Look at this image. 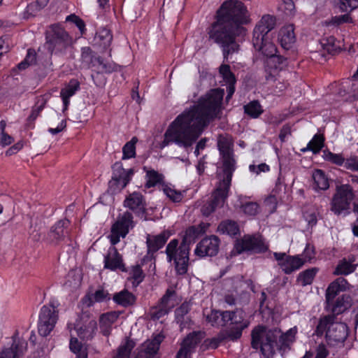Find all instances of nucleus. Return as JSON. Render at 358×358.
I'll list each match as a JSON object with an SVG mask.
<instances>
[{"instance_id":"obj_17","label":"nucleus","mask_w":358,"mask_h":358,"mask_svg":"<svg viewBox=\"0 0 358 358\" xmlns=\"http://www.w3.org/2000/svg\"><path fill=\"white\" fill-rule=\"evenodd\" d=\"M324 141L325 137L324 134L317 133L308 142L306 147L301 149V150L303 152L306 151H310L313 155H317L320 152V151L323 150L324 155L322 157H341V155L332 153L330 151H328L327 153L326 150H323L325 146Z\"/></svg>"},{"instance_id":"obj_52","label":"nucleus","mask_w":358,"mask_h":358,"mask_svg":"<svg viewBox=\"0 0 358 358\" xmlns=\"http://www.w3.org/2000/svg\"><path fill=\"white\" fill-rule=\"evenodd\" d=\"M130 274L134 280L133 284L138 285L144 279L143 270L139 265H135L131 267Z\"/></svg>"},{"instance_id":"obj_40","label":"nucleus","mask_w":358,"mask_h":358,"mask_svg":"<svg viewBox=\"0 0 358 358\" xmlns=\"http://www.w3.org/2000/svg\"><path fill=\"white\" fill-rule=\"evenodd\" d=\"M224 311H218L215 310H210V313L206 315V321L213 327H220L225 326Z\"/></svg>"},{"instance_id":"obj_23","label":"nucleus","mask_w":358,"mask_h":358,"mask_svg":"<svg viewBox=\"0 0 358 358\" xmlns=\"http://www.w3.org/2000/svg\"><path fill=\"white\" fill-rule=\"evenodd\" d=\"M278 38L283 49L289 50L296 41L293 25L282 27L279 31Z\"/></svg>"},{"instance_id":"obj_28","label":"nucleus","mask_w":358,"mask_h":358,"mask_svg":"<svg viewBox=\"0 0 358 358\" xmlns=\"http://www.w3.org/2000/svg\"><path fill=\"white\" fill-rule=\"evenodd\" d=\"M348 287L347 280L338 278L329 284L326 291V301L336 298L339 292L345 291Z\"/></svg>"},{"instance_id":"obj_48","label":"nucleus","mask_w":358,"mask_h":358,"mask_svg":"<svg viewBox=\"0 0 358 358\" xmlns=\"http://www.w3.org/2000/svg\"><path fill=\"white\" fill-rule=\"evenodd\" d=\"M138 138L134 136L122 148V157H136V144Z\"/></svg>"},{"instance_id":"obj_43","label":"nucleus","mask_w":358,"mask_h":358,"mask_svg":"<svg viewBox=\"0 0 358 358\" xmlns=\"http://www.w3.org/2000/svg\"><path fill=\"white\" fill-rule=\"evenodd\" d=\"M331 162L342 166L345 164V166L350 170L358 171V162H355V158H327Z\"/></svg>"},{"instance_id":"obj_46","label":"nucleus","mask_w":358,"mask_h":358,"mask_svg":"<svg viewBox=\"0 0 358 358\" xmlns=\"http://www.w3.org/2000/svg\"><path fill=\"white\" fill-rule=\"evenodd\" d=\"M219 72L226 84L236 83V76L234 73L231 72L229 64H222L219 68Z\"/></svg>"},{"instance_id":"obj_3","label":"nucleus","mask_w":358,"mask_h":358,"mask_svg":"<svg viewBox=\"0 0 358 358\" xmlns=\"http://www.w3.org/2000/svg\"><path fill=\"white\" fill-rule=\"evenodd\" d=\"M276 19L271 15H264L253 30L254 48L264 58V69L266 81H275V76L287 65V58L277 54V48L269 32L274 29Z\"/></svg>"},{"instance_id":"obj_38","label":"nucleus","mask_w":358,"mask_h":358,"mask_svg":"<svg viewBox=\"0 0 358 358\" xmlns=\"http://www.w3.org/2000/svg\"><path fill=\"white\" fill-rule=\"evenodd\" d=\"M317 272V268H308L298 275L296 282L303 287L311 285Z\"/></svg>"},{"instance_id":"obj_55","label":"nucleus","mask_w":358,"mask_h":358,"mask_svg":"<svg viewBox=\"0 0 358 358\" xmlns=\"http://www.w3.org/2000/svg\"><path fill=\"white\" fill-rule=\"evenodd\" d=\"M91 77L96 87H102L106 84L107 79L104 73L99 71H92Z\"/></svg>"},{"instance_id":"obj_58","label":"nucleus","mask_w":358,"mask_h":358,"mask_svg":"<svg viewBox=\"0 0 358 358\" xmlns=\"http://www.w3.org/2000/svg\"><path fill=\"white\" fill-rule=\"evenodd\" d=\"M332 23L335 25H341L344 23H352L353 20L351 17L350 15L348 13L341 15H336L332 17Z\"/></svg>"},{"instance_id":"obj_33","label":"nucleus","mask_w":358,"mask_h":358,"mask_svg":"<svg viewBox=\"0 0 358 358\" xmlns=\"http://www.w3.org/2000/svg\"><path fill=\"white\" fill-rule=\"evenodd\" d=\"M95 65L92 71H99L104 74H110L120 70L121 66L113 62H107L99 56L97 60H95Z\"/></svg>"},{"instance_id":"obj_11","label":"nucleus","mask_w":358,"mask_h":358,"mask_svg":"<svg viewBox=\"0 0 358 358\" xmlns=\"http://www.w3.org/2000/svg\"><path fill=\"white\" fill-rule=\"evenodd\" d=\"M113 172L111 180L108 182V191L116 194L123 189L134 175L132 169H124L122 164L115 163L113 167Z\"/></svg>"},{"instance_id":"obj_51","label":"nucleus","mask_w":358,"mask_h":358,"mask_svg":"<svg viewBox=\"0 0 358 358\" xmlns=\"http://www.w3.org/2000/svg\"><path fill=\"white\" fill-rule=\"evenodd\" d=\"M66 22L73 23L78 27L81 34H85L86 31L85 23L79 16L76 14H71L66 17Z\"/></svg>"},{"instance_id":"obj_59","label":"nucleus","mask_w":358,"mask_h":358,"mask_svg":"<svg viewBox=\"0 0 358 358\" xmlns=\"http://www.w3.org/2000/svg\"><path fill=\"white\" fill-rule=\"evenodd\" d=\"M315 257V248L313 245L307 244L303 252V261L310 262Z\"/></svg>"},{"instance_id":"obj_21","label":"nucleus","mask_w":358,"mask_h":358,"mask_svg":"<svg viewBox=\"0 0 358 358\" xmlns=\"http://www.w3.org/2000/svg\"><path fill=\"white\" fill-rule=\"evenodd\" d=\"M59 301L51 299L46 306V335L53 330L59 317Z\"/></svg>"},{"instance_id":"obj_50","label":"nucleus","mask_w":358,"mask_h":358,"mask_svg":"<svg viewBox=\"0 0 358 358\" xmlns=\"http://www.w3.org/2000/svg\"><path fill=\"white\" fill-rule=\"evenodd\" d=\"M146 177V185L148 187L155 186L157 183H159L163 179L162 176L154 170L148 171L147 172Z\"/></svg>"},{"instance_id":"obj_4","label":"nucleus","mask_w":358,"mask_h":358,"mask_svg":"<svg viewBox=\"0 0 358 358\" xmlns=\"http://www.w3.org/2000/svg\"><path fill=\"white\" fill-rule=\"evenodd\" d=\"M296 333V327L280 334L278 329H266L263 326H257L252 331L251 345L254 349L259 348L264 357L271 358L275 348L282 350L289 347L294 342Z\"/></svg>"},{"instance_id":"obj_12","label":"nucleus","mask_w":358,"mask_h":358,"mask_svg":"<svg viewBox=\"0 0 358 358\" xmlns=\"http://www.w3.org/2000/svg\"><path fill=\"white\" fill-rule=\"evenodd\" d=\"M354 196L353 189L350 185L345 184L337 187L336 193L331 201V210L338 215L347 210Z\"/></svg>"},{"instance_id":"obj_14","label":"nucleus","mask_w":358,"mask_h":358,"mask_svg":"<svg viewBox=\"0 0 358 358\" xmlns=\"http://www.w3.org/2000/svg\"><path fill=\"white\" fill-rule=\"evenodd\" d=\"M220 241L216 236L212 235L203 238L196 245L194 253L199 257L215 256L219 251Z\"/></svg>"},{"instance_id":"obj_9","label":"nucleus","mask_w":358,"mask_h":358,"mask_svg":"<svg viewBox=\"0 0 358 358\" xmlns=\"http://www.w3.org/2000/svg\"><path fill=\"white\" fill-rule=\"evenodd\" d=\"M190 247L172 239L166 245L165 253L169 263H173L178 275H185L188 271Z\"/></svg>"},{"instance_id":"obj_6","label":"nucleus","mask_w":358,"mask_h":358,"mask_svg":"<svg viewBox=\"0 0 358 358\" xmlns=\"http://www.w3.org/2000/svg\"><path fill=\"white\" fill-rule=\"evenodd\" d=\"M234 158H221L217 163V177L219 182L212 194L210 200L201 207L205 216L210 215L217 208L224 206L229 191L233 173L236 169Z\"/></svg>"},{"instance_id":"obj_27","label":"nucleus","mask_w":358,"mask_h":358,"mask_svg":"<svg viewBox=\"0 0 358 358\" xmlns=\"http://www.w3.org/2000/svg\"><path fill=\"white\" fill-rule=\"evenodd\" d=\"M217 145L220 157H234V140L231 136L227 134L219 135Z\"/></svg>"},{"instance_id":"obj_31","label":"nucleus","mask_w":358,"mask_h":358,"mask_svg":"<svg viewBox=\"0 0 358 358\" xmlns=\"http://www.w3.org/2000/svg\"><path fill=\"white\" fill-rule=\"evenodd\" d=\"M110 299L109 294L103 289H99L94 293L87 294L83 299V303L87 307L92 306L95 303H101Z\"/></svg>"},{"instance_id":"obj_16","label":"nucleus","mask_w":358,"mask_h":358,"mask_svg":"<svg viewBox=\"0 0 358 358\" xmlns=\"http://www.w3.org/2000/svg\"><path fill=\"white\" fill-rule=\"evenodd\" d=\"M171 235L172 232L170 230H164L157 235L148 234L146 237L148 253L153 254L162 248Z\"/></svg>"},{"instance_id":"obj_41","label":"nucleus","mask_w":358,"mask_h":358,"mask_svg":"<svg viewBox=\"0 0 358 358\" xmlns=\"http://www.w3.org/2000/svg\"><path fill=\"white\" fill-rule=\"evenodd\" d=\"M314 180V189L326 190L329 188V180L324 173L321 170H315L313 174Z\"/></svg>"},{"instance_id":"obj_8","label":"nucleus","mask_w":358,"mask_h":358,"mask_svg":"<svg viewBox=\"0 0 358 358\" xmlns=\"http://www.w3.org/2000/svg\"><path fill=\"white\" fill-rule=\"evenodd\" d=\"M72 43V36L62 24H51L46 30V49L51 55L64 53Z\"/></svg>"},{"instance_id":"obj_37","label":"nucleus","mask_w":358,"mask_h":358,"mask_svg":"<svg viewBox=\"0 0 358 358\" xmlns=\"http://www.w3.org/2000/svg\"><path fill=\"white\" fill-rule=\"evenodd\" d=\"M217 231L222 234L234 236L238 234L239 228L236 222L227 220L220 222L217 227Z\"/></svg>"},{"instance_id":"obj_2","label":"nucleus","mask_w":358,"mask_h":358,"mask_svg":"<svg viewBox=\"0 0 358 358\" xmlns=\"http://www.w3.org/2000/svg\"><path fill=\"white\" fill-rule=\"evenodd\" d=\"M215 21L208 29L209 40L219 45L224 58L237 52L240 45L238 37L245 35V27L251 22L250 13L245 3L240 0H226L215 15Z\"/></svg>"},{"instance_id":"obj_63","label":"nucleus","mask_w":358,"mask_h":358,"mask_svg":"<svg viewBox=\"0 0 358 358\" xmlns=\"http://www.w3.org/2000/svg\"><path fill=\"white\" fill-rule=\"evenodd\" d=\"M304 217L309 227H313V226L316 225L317 220L315 213H306L304 214Z\"/></svg>"},{"instance_id":"obj_62","label":"nucleus","mask_w":358,"mask_h":358,"mask_svg":"<svg viewBox=\"0 0 358 358\" xmlns=\"http://www.w3.org/2000/svg\"><path fill=\"white\" fill-rule=\"evenodd\" d=\"M169 310L165 308L162 307L161 304H159V307L156 308L155 310L152 312V317L154 319H159L162 317L169 313Z\"/></svg>"},{"instance_id":"obj_36","label":"nucleus","mask_w":358,"mask_h":358,"mask_svg":"<svg viewBox=\"0 0 358 358\" xmlns=\"http://www.w3.org/2000/svg\"><path fill=\"white\" fill-rule=\"evenodd\" d=\"M113 299L117 304L127 307L132 305L135 302L136 298L132 293L124 289L116 293Z\"/></svg>"},{"instance_id":"obj_18","label":"nucleus","mask_w":358,"mask_h":358,"mask_svg":"<svg viewBox=\"0 0 358 358\" xmlns=\"http://www.w3.org/2000/svg\"><path fill=\"white\" fill-rule=\"evenodd\" d=\"M351 297L348 294H342L330 301H326V309L334 314V316L340 315L351 306Z\"/></svg>"},{"instance_id":"obj_13","label":"nucleus","mask_w":358,"mask_h":358,"mask_svg":"<svg viewBox=\"0 0 358 358\" xmlns=\"http://www.w3.org/2000/svg\"><path fill=\"white\" fill-rule=\"evenodd\" d=\"M267 249V245L260 236H245L236 242L234 252L236 254H241L245 251L262 252Z\"/></svg>"},{"instance_id":"obj_5","label":"nucleus","mask_w":358,"mask_h":358,"mask_svg":"<svg viewBox=\"0 0 358 358\" xmlns=\"http://www.w3.org/2000/svg\"><path fill=\"white\" fill-rule=\"evenodd\" d=\"M133 217L129 212L120 215L117 221L112 225L108 236L111 246L103 255V268L115 271L120 270L127 271L122 256L119 253L115 245L120 242V238H124L129 233V228L133 227Z\"/></svg>"},{"instance_id":"obj_32","label":"nucleus","mask_w":358,"mask_h":358,"mask_svg":"<svg viewBox=\"0 0 358 358\" xmlns=\"http://www.w3.org/2000/svg\"><path fill=\"white\" fill-rule=\"evenodd\" d=\"M161 190L166 196L173 203L181 202L186 194L185 190H178L171 184H162Z\"/></svg>"},{"instance_id":"obj_7","label":"nucleus","mask_w":358,"mask_h":358,"mask_svg":"<svg viewBox=\"0 0 358 358\" xmlns=\"http://www.w3.org/2000/svg\"><path fill=\"white\" fill-rule=\"evenodd\" d=\"M335 320L336 317L331 315L321 317L315 330L317 336L325 335L327 343L331 346L342 345L348 336V326Z\"/></svg>"},{"instance_id":"obj_29","label":"nucleus","mask_w":358,"mask_h":358,"mask_svg":"<svg viewBox=\"0 0 358 358\" xmlns=\"http://www.w3.org/2000/svg\"><path fill=\"white\" fill-rule=\"evenodd\" d=\"M206 227L207 226L204 223H201L198 226L189 227L185 230L181 243H185L186 245L189 246L196 238L205 233Z\"/></svg>"},{"instance_id":"obj_60","label":"nucleus","mask_w":358,"mask_h":358,"mask_svg":"<svg viewBox=\"0 0 358 358\" xmlns=\"http://www.w3.org/2000/svg\"><path fill=\"white\" fill-rule=\"evenodd\" d=\"M326 43H324L322 45L324 48L331 55H335L337 53V47L334 44V37H329L326 40Z\"/></svg>"},{"instance_id":"obj_24","label":"nucleus","mask_w":358,"mask_h":358,"mask_svg":"<svg viewBox=\"0 0 358 358\" xmlns=\"http://www.w3.org/2000/svg\"><path fill=\"white\" fill-rule=\"evenodd\" d=\"M124 206L136 213H143L145 209V203L140 192L130 194L125 199Z\"/></svg>"},{"instance_id":"obj_39","label":"nucleus","mask_w":358,"mask_h":358,"mask_svg":"<svg viewBox=\"0 0 358 358\" xmlns=\"http://www.w3.org/2000/svg\"><path fill=\"white\" fill-rule=\"evenodd\" d=\"M99 55L95 53L90 47L86 46L81 48V59L83 63L86 64L92 71L95 65V60L99 59Z\"/></svg>"},{"instance_id":"obj_56","label":"nucleus","mask_w":358,"mask_h":358,"mask_svg":"<svg viewBox=\"0 0 358 358\" xmlns=\"http://www.w3.org/2000/svg\"><path fill=\"white\" fill-rule=\"evenodd\" d=\"M329 355V351L324 344H320L316 349L315 358H326ZM312 354L306 352L301 358H311Z\"/></svg>"},{"instance_id":"obj_15","label":"nucleus","mask_w":358,"mask_h":358,"mask_svg":"<svg viewBox=\"0 0 358 358\" xmlns=\"http://www.w3.org/2000/svg\"><path fill=\"white\" fill-rule=\"evenodd\" d=\"M201 339L202 333L200 331L189 334L182 341L176 358H191L192 354L195 351Z\"/></svg>"},{"instance_id":"obj_64","label":"nucleus","mask_w":358,"mask_h":358,"mask_svg":"<svg viewBox=\"0 0 358 358\" xmlns=\"http://www.w3.org/2000/svg\"><path fill=\"white\" fill-rule=\"evenodd\" d=\"M66 127V121L65 120H62L57 125L56 128H49L48 131L51 133L52 135L57 134L58 133L63 131Z\"/></svg>"},{"instance_id":"obj_10","label":"nucleus","mask_w":358,"mask_h":358,"mask_svg":"<svg viewBox=\"0 0 358 358\" xmlns=\"http://www.w3.org/2000/svg\"><path fill=\"white\" fill-rule=\"evenodd\" d=\"M245 316V314L242 310L224 311L225 326L229 325L227 335L230 340L236 341L240 338L243 329L249 326L250 322Z\"/></svg>"},{"instance_id":"obj_53","label":"nucleus","mask_w":358,"mask_h":358,"mask_svg":"<svg viewBox=\"0 0 358 358\" xmlns=\"http://www.w3.org/2000/svg\"><path fill=\"white\" fill-rule=\"evenodd\" d=\"M243 213L249 216H254L259 213V206L256 202H246L242 205Z\"/></svg>"},{"instance_id":"obj_35","label":"nucleus","mask_w":358,"mask_h":358,"mask_svg":"<svg viewBox=\"0 0 358 358\" xmlns=\"http://www.w3.org/2000/svg\"><path fill=\"white\" fill-rule=\"evenodd\" d=\"M94 40L103 50H107L110 46L113 35L109 29L104 28L96 33Z\"/></svg>"},{"instance_id":"obj_30","label":"nucleus","mask_w":358,"mask_h":358,"mask_svg":"<svg viewBox=\"0 0 358 358\" xmlns=\"http://www.w3.org/2000/svg\"><path fill=\"white\" fill-rule=\"evenodd\" d=\"M304 264V261L299 256H289L285 257V261L280 263V268L286 274L299 270Z\"/></svg>"},{"instance_id":"obj_49","label":"nucleus","mask_w":358,"mask_h":358,"mask_svg":"<svg viewBox=\"0 0 358 358\" xmlns=\"http://www.w3.org/2000/svg\"><path fill=\"white\" fill-rule=\"evenodd\" d=\"M69 348L73 352L77 355V358H87V354L82 350V344L76 338H71Z\"/></svg>"},{"instance_id":"obj_45","label":"nucleus","mask_w":358,"mask_h":358,"mask_svg":"<svg viewBox=\"0 0 358 358\" xmlns=\"http://www.w3.org/2000/svg\"><path fill=\"white\" fill-rule=\"evenodd\" d=\"M176 293L173 291L168 289L164 296L162 298L160 304L162 307L170 311L176 305Z\"/></svg>"},{"instance_id":"obj_26","label":"nucleus","mask_w":358,"mask_h":358,"mask_svg":"<svg viewBox=\"0 0 358 358\" xmlns=\"http://www.w3.org/2000/svg\"><path fill=\"white\" fill-rule=\"evenodd\" d=\"M97 329L96 320L88 319L83 324H78L76 327L78 336L83 340H89L93 338Z\"/></svg>"},{"instance_id":"obj_42","label":"nucleus","mask_w":358,"mask_h":358,"mask_svg":"<svg viewBox=\"0 0 358 358\" xmlns=\"http://www.w3.org/2000/svg\"><path fill=\"white\" fill-rule=\"evenodd\" d=\"M244 112L252 118H257L264 113V110L259 101L253 100L244 106Z\"/></svg>"},{"instance_id":"obj_47","label":"nucleus","mask_w":358,"mask_h":358,"mask_svg":"<svg viewBox=\"0 0 358 358\" xmlns=\"http://www.w3.org/2000/svg\"><path fill=\"white\" fill-rule=\"evenodd\" d=\"M190 310V305L189 303L185 302L178 308L175 311L176 320L178 324L182 326L185 322V317Z\"/></svg>"},{"instance_id":"obj_34","label":"nucleus","mask_w":358,"mask_h":358,"mask_svg":"<svg viewBox=\"0 0 358 358\" xmlns=\"http://www.w3.org/2000/svg\"><path fill=\"white\" fill-rule=\"evenodd\" d=\"M69 225V220L63 219L59 220L55 226H53L49 233V238L51 241H57L64 236L65 229Z\"/></svg>"},{"instance_id":"obj_20","label":"nucleus","mask_w":358,"mask_h":358,"mask_svg":"<svg viewBox=\"0 0 358 358\" xmlns=\"http://www.w3.org/2000/svg\"><path fill=\"white\" fill-rule=\"evenodd\" d=\"M163 339V336L157 334L152 339L145 341L136 358H152L158 352Z\"/></svg>"},{"instance_id":"obj_61","label":"nucleus","mask_w":358,"mask_h":358,"mask_svg":"<svg viewBox=\"0 0 358 358\" xmlns=\"http://www.w3.org/2000/svg\"><path fill=\"white\" fill-rule=\"evenodd\" d=\"M269 169H269L268 165H267L265 163H262L258 165L250 164L249 166V170L251 172H254L257 174H259L262 172H263V173L267 172L269 171Z\"/></svg>"},{"instance_id":"obj_57","label":"nucleus","mask_w":358,"mask_h":358,"mask_svg":"<svg viewBox=\"0 0 358 358\" xmlns=\"http://www.w3.org/2000/svg\"><path fill=\"white\" fill-rule=\"evenodd\" d=\"M38 1L39 0H37L36 2L31 3L27 6L24 14V17L29 18L30 17L35 16L37 12L41 9V6L39 4Z\"/></svg>"},{"instance_id":"obj_25","label":"nucleus","mask_w":358,"mask_h":358,"mask_svg":"<svg viewBox=\"0 0 358 358\" xmlns=\"http://www.w3.org/2000/svg\"><path fill=\"white\" fill-rule=\"evenodd\" d=\"M357 266L358 264L356 263L355 256L350 255L339 261L334 274L338 275H348L353 273L356 270Z\"/></svg>"},{"instance_id":"obj_1","label":"nucleus","mask_w":358,"mask_h":358,"mask_svg":"<svg viewBox=\"0 0 358 358\" xmlns=\"http://www.w3.org/2000/svg\"><path fill=\"white\" fill-rule=\"evenodd\" d=\"M224 95L223 89H213L205 99L178 115L166 130L160 148H164L171 143L185 148L191 146L217 117Z\"/></svg>"},{"instance_id":"obj_22","label":"nucleus","mask_w":358,"mask_h":358,"mask_svg":"<svg viewBox=\"0 0 358 358\" xmlns=\"http://www.w3.org/2000/svg\"><path fill=\"white\" fill-rule=\"evenodd\" d=\"M80 90V82L75 78H72L69 82L61 90L60 96L63 102V110H67L70 104V99L74 96L77 92Z\"/></svg>"},{"instance_id":"obj_19","label":"nucleus","mask_w":358,"mask_h":358,"mask_svg":"<svg viewBox=\"0 0 358 358\" xmlns=\"http://www.w3.org/2000/svg\"><path fill=\"white\" fill-rule=\"evenodd\" d=\"M13 344L0 351V358H21L27 350V342L24 340L16 341L13 337Z\"/></svg>"},{"instance_id":"obj_54","label":"nucleus","mask_w":358,"mask_h":358,"mask_svg":"<svg viewBox=\"0 0 358 358\" xmlns=\"http://www.w3.org/2000/svg\"><path fill=\"white\" fill-rule=\"evenodd\" d=\"M118 315L115 312L103 314L100 317V323L107 327H110L117 319Z\"/></svg>"},{"instance_id":"obj_44","label":"nucleus","mask_w":358,"mask_h":358,"mask_svg":"<svg viewBox=\"0 0 358 358\" xmlns=\"http://www.w3.org/2000/svg\"><path fill=\"white\" fill-rule=\"evenodd\" d=\"M36 61L37 55L36 51L33 49H29L24 59L18 64L17 69L19 70L26 69L29 66L35 64Z\"/></svg>"}]
</instances>
